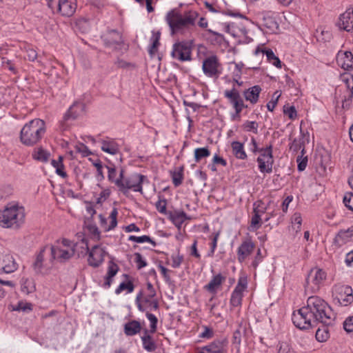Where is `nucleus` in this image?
<instances>
[{
	"label": "nucleus",
	"instance_id": "c9c22d12",
	"mask_svg": "<svg viewBox=\"0 0 353 353\" xmlns=\"http://www.w3.org/2000/svg\"><path fill=\"white\" fill-rule=\"evenodd\" d=\"M50 153L41 148L35 149L32 154V157L34 159L41 162L48 161Z\"/></svg>",
	"mask_w": 353,
	"mask_h": 353
},
{
	"label": "nucleus",
	"instance_id": "79ce46f5",
	"mask_svg": "<svg viewBox=\"0 0 353 353\" xmlns=\"http://www.w3.org/2000/svg\"><path fill=\"white\" fill-rule=\"evenodd\" d=\"M46 250L47 247L43 248L37 256L36 260L33 264L34 268L37 272H40L41 271L44 255Z\"/></svg>",
	"mask_w": 353,
	"mask_h": 353
},
{
	"label": "nucleus",
	"instance_id": "338daca9",
	"mask_svg": "<svg viewBox=\"0 0 353 353\" xmlns=\"http://www.w3.org/2000/svg\"><path fill=\"white\" fill-rule=\"evenodd\" d=\"M135 262L138 269H141L147 265L146 261L143 259L140 253H135Z\"/></svg>",
	"mask_w": 353,
	"mask_h": 353
},
{
	"label": "nucleus",
	"instance_id": "1a4fd4ad",
	"mask_svg": "<svg viewBox=\"0 0 353 353\" xmlns=\"http://www.w3.org/2000/svg\"><path fill=\"white\" fill-rule=\"evenodd\" d=\"M224 97L229 100L235 110V114L232 115V119L239 120L241 112L247 107L245 105L239 92L235 88L226 90L224 91Z\"/></svg>",
	"mask_w": 353,
	"mask_h": 353
},
{
	"label": "nucleus",
	"instance_id": "e2e57ef3",
	"mask_svg": "<svg viewBox=\"0 0 353 353\" xmlns=\"http://www.w3.org/2000/svg\"><path fill=\"white\" fill-rule=\"evenodd\" d=\"M32 304L24 302L18 303L17 305L13 308V310L15 311H22V312H30L32 310Z\"/></svg>",
	"mask_w": 353,
	"mask_h": 353
},
{
	"label": "nucleus",
	"instance_id": "e433bc0d",
	"mask_svg": "<svg viewBox=\"0 0 353 353\" xmlns=\"http://www.w3.org/2000/svg\"><path fill=\"white\" fill-rule=\"evenodd\" d=\"M227 31L234 37H239L246 34V30L245 28H241L234 23L227 26Z\"/></svg>",
	"mask_w": 353,
	"mask_h": 353
},
{
	"label": "nucleus",
	"instance_id": "4468645a",
	"mask_svg": "<svg viewBox=\"0 0 353 353\" xmlns=\"http://www.w3.org/2000/svg\"><path fill=\"white\" fill-rule=\"evenodd\" d=\"M172 57L181 61H189L191 59V50L185 42H180L174 44Z\"/></svg>",
	"mask_w": 353,
	"mask_h": 353
},
{
	"label": "nucleus",
	"instance_id": "f257e3e1",
	"mask_svg": "<svg viewBox=\"0 0 353 353\" xmlns=\"http://www.w3.org/2000/svg\"><path fill=\"white\" fill-rule=\"evenodd\" d=\"M294 325L301 329L307 330L314 327L318 323L330 325L334 321V314L329 305L317 296H310L305 306L292 314Z\"/></svg>",
	"mask_w": 353,
	"mask_h": 353
},
{
	"label": "nucleus",
	"instance_id": "473e14b6",
	"mask_svg": "<svg viewBox=\"0 0 353 353\" xmlns=\"http://www.w3.org/2000/svg\"><path fill=\"white\" fill-rule=\"evenodd\" d=\"M291 226L290 230L294 232V234H297L301 231L302 225V217L299 212H295L291 216Z\"/></svg>",
	"mask_w": 353,
	"mask_h": 353
},
{
	"label": "nucleus",
	"instance_id": "7c9ffc66",
	"mask_svg": "<svg viewBox=\"0 0 353 353\" xmlns=\"http://www.w3.org/2000/svg\"><path fill=\"white\" fill-rule=\"evenodd\" d=\"M160 37H161L160 32L152 31V34L150 38L151 46H150L149 50H148L149 54L151 57H154V55L157 52L158 48L160 45V42H159Z\"/></svg>",
	"mask_w": 353,
	"mask_h": 353
},
{
	"label": "nucleus",
	"instance_id": "cd10ccee",
	"mask_svg": "<svg viewBox=\"0 0 353 353\" xmlns=\"http://www.w3.org/2000/svg\"><path fill=\"white\" fill-rule=\"evenodd\" d=\"M141 330V324L136 320L130 321L124 325V333L127 336H134L140 332Z\"/></svg>",
	"mask_w": 353,
	"mask_h": 353
},
{
	"label": "nucleus",
	"instance_id": "4c0bfd02",
	"mask_svg": "<svg viewBox=\"0 0 353 353\" xmlns=\"http://www.w3.org/2000/svg\"><path fill=\"white\" fill-rule=\"evenodd\" d=\"M329 325H323L322 328H318L316 332V339L319 342H324L330 337Z\"/></svg>",
	"mask_w": 353,
	"mask_h": 353
},
{
	"label": "nucleus",
	"instance_id": "72a5a7b5",
	"mask_svg": "<svg viewBox=\"0 0 353 353\" xmlns=\"http://www.w3.org/2000/svg\"><path fill=\"white\" fill-rule=\"evenodd\" d=\"M106 168L108 169V179L111 183L117 185V181L121 182V179H123V169H121L119 176L117 177V171L114 167L106 166Z\"/></svg>",
	"mask_w": 353,
	"mask_h": 353
},
{
	"label": "nucleus",
	"instance_id": "aec40b11",
	"mask_svg": "<svg viewBox=\"0 0 353 353\" xmlns=\"http://www.w3.org/2000/svg\"><path fill=\"white\" fill-rule=\"evenodd\" d=\"M105 250L99 245H94L89 253L88 263L93 267H98L104 260Z\"/></svg>",
	"mask_w": 353,
	"mask_h": 353
},
{
	"label": "nucleus",
	"instance_id": "7ed1b4c3",
	"mask_svg": "<svg viewBox=\"0 0 353 353\" xmlns=\"http://www.w3.org/2000/svg\"><path fill=\"white\" fill-rule=\"evenodd\" d=\"M45 122L40 119H34L27 123L21 129V141L28 146L37 144L46 133Z\"/></svg>",
	"mask_w": 353,
	"mask_h": 353
},
{
	"label": "nucleus",
	"instance_id": "09e8293b",
	"mask_svg": "<svg viewBox=\"0 0 353 353\" xmlns=\"http://www.w3.org/2000/svg\"><path fill=\"white\" fill-rule=\"evenodd\" d=\"M243 130L246 132H252L254 134L258 133L259 124L256 121H246L242 125Z\"/></svg>",
	"mask_w": 353,
	"mask_h": 353
},
{
	"label": "nucleus",
	"instance_id": "2f4dec72",
	"mask_svg": "<svg viewBox=\"0 0 353 353\" xmlns=\"http://www.w3.org/2000/svg\"><path fill=\"white\" fill-rule=\"evenodd\" d=\"M233 154L239 159L244 160L247 154L244 150L243 144L239 141H233L231 144Z\"/></svg>",
	"mask_w": 353,
	"mask_h": 353
},
{
	"label": "nucleus",
	"instance_id": "dca6fc26",
	"mask_svg": "<svg viewBox=\"0 0 353 353\" xmlns=\"http://www.w3.org/2000/svg\"><path fill=\"white\" fill-rule=\"evenodd\" d=\"M17 269V263L10 254H0V273H12Z\"/></svg>",
	"mask_w": 353,
	"mask_h": 353
},
{
	"label": "nucleus",
	"instance_id": "5701e85b",
	"mask_svg": "<svg viewBox=\"0 0 353 353\" xmlns=\"http://www.w3.org/2000/svg\"><path fill=\"white\" fill-rule=\"evenodd\" d=\"M117 209L113 208L109 216V219H110L109 225L107 224V219L102 214H99V217L100 219L101 227L103 228L105 231H109L114 229L117 225Z\"/></svg>",
	"mask_w": 353,
	"mask_h": 353
},
{
	"label": "nucleus",
	"instance_id": "0eeeda50",
	"mask_svg": "<svg viewBox=\"0 0 353 353\" xmlns=\"http://www.w3.org/2000/svg\"><path fill=\"white\" fill-rule=\"evenodd\" d=\"M48 7L63 17H71L77 9L76 0H47Z\"/></svg>",
	"mask_w": 353,
	"mask_h": 353
},
{
	"label": "nucleus",
	"instance_id": "a878e982",
	"mask_svg": "<svg viewBox=\"0 0 353 353\" xmlns=\"http://www.w3.org/2000/svg\"><path fill=\"white\" fill-rule=\"evenodd\" d=\"M261 88L259 85H254L243 92V95L246 101L252 104L257 103Z\"/></svg>",
	"mask_w": 353,
	"mask_h": 353
},
{
	"label": "nucleus",
	"instance_id": "423d86ee",
	"mask_svg": "<svg viewBox=\"0 0 353 353\" xmlns=\"http://www.w3.org/2000/svg\"><path fill=\"white\" fill-rule=\"evenodd\" d=\"M145 181H148L145 176L134 173L128 178L123 176V179H121V182L117 181V186L119 188V190L124 194L129 190L142 193V184Z\"/></svg>",
	"mask_w": 353,
	"mask_h": 353
},
{
	"label": "nucleus",
	"instance_id": "0e129e2a",
	"mask_svg": "<svg viewBox=\"0 0 353 353\" xmlns=\"http://www.w3.org/2000/svg\"><path fill=\"white\" fill-rule=\"evenodd\" d=\"M110 190L108 188L103 189L99 194V196L97 199V203L104 202L110 195Z\"/></svg>",
	"mask_w": 353,
	"mask_h": 353
},
{
	"label": "nucleus",
	"instance_id": "a211bd4d",
	"mask_svg": "<svg viewBox=\"0 0 353 353\" xmlns=\"http://www.w3.org/2000/svg\"><path fill=\"white\" fill-rule=\"evenodd\" d=\"M337 65L345 70L353 69V54L349 51H339L336 55Z\"/></svg>",
	"mask_w": 353,
	"mask_h": 353
},
{
	"label": "nucleus",
	"instance_id": "f3484780",
	"mask_svg": "<svg viewBox=\"0 0 353 353\" xmlns=\"http://www.w3.org/2000/svg\"><path fill=\"white\" fill-rule=\"evenodd\" d=\"M254 243L251 239L243 241L237 249V259L240 263H243L254 251Z\"/></svg>",
	"mask_w": 353,
	"mask_h": 353
},
{
	"label": "nucleus",
	"instance_id": "f03ea898",
	"mask_svg": "<svg viewBox=\"0 0 353 353\" xmlns=\"http://www.w3.org/2000/svg\"><path fill=\"white\" fill-rule=\"evenodd\" d=\"M198 17L199 14L194 10L181 13L176 10H172L167 13L165 20L171 29L172 34H174L181 29L194 26Z\"/></svg>",
	"mask_w": 353,
	"mask_h": 353
},
{
	"label": "nucleus",
	"instance_id": "a19ab883",
	"mask_svg": "<svg viewBox=\"0 0 353 353\" xmlns=\"http://www.w3.org/2000/svg\"><path fill=\"white\" fill-rule=\"evenodd\" d=\"M188 219V216H187L186 213L184 212L183 211H180V212H175L172 216V222L179 228H181V225H182V223L185 220H187Z\"/></svg>",
	"mask_w": 353,
	"mask_h": 353
},
{
	"label": "nucleus",
	"instance_id": "680f3d73",
	"mask_svg": "<svg viewBox=\"0 0 353 353\" xmlns=\"http://www.w3.org/2000/svg\"><path fill=\"white\" fill-rule=\"evenodd\" d=\"M331 34L329 31H325L322 28H318L316 30V37L318 39L326 41L330 39Z\"/></svg>",
	"mask_w": 353,
	"mask_h": 353
},
{
	"label": "nucleus",
	"instance_id": "58836bf2",
	"mask_svg": "<svg viewBox=\"0 0 353 353\" xmlns=\"http://www.w3.org/2000/svg\"><path fill=\"white\" fill-rule=\"evenodd\" d=\"M134 286L133 283L128 280L126 281H123L119 284L118 288L115 290V294H119L123 291H126L127 293H131L134 291Z\"/></svg>",
	"mask_w": 353,
	"mask_h": 353
},
{
	"label": "nucleus",
	"instance_id": "39448f33",
	"mask_svg": "<svg viewBox=\"0 0 353 353\" xmlns=\"http://www.w3.org/2000/svg\"><path fill=\"white\" fill-rule=\"evenodd\" d=\"M76 244L67 239L57 240L50 247V261L56 260L65 263L72 259L75 254Z\"/></svg>",
	"mask_w": 353,
	"mask_h": 353
},
{
	"label": "nucleus",
	"instance_id": "bb28decb",
	"mask_svg": "<svg viewBox=\"0 0 353 353\" xmlns=\"http://www.w3.org/2000/svg\"><path fill=\"white\" fill-rule=\"evenodd\" d=\"M118 271H119L118 265L113 262H110L108 265L107 274L105 277V281L103 284V286L105 288H108L110 287V285L112 283L113 277L117 274Z\"/></svg>",
	"mask_w": 353,
	"mask_h": 353
},
{
	"label": "nucleus",
	"instance_id": "3c124183",
	"mask_svg": "<svg viewBox=\"0 0 353 353\" xmlns=\"http://www.w3.org/2000/svg\"><path fill=\"white\" fill-rule=\"evenodd\" d=\"M172 179L175 186L180 185L183 181V168H181L179 171L172 172Z\"/></svg>",
	"mask_w": 353,
	"mask_h": 353
},
{
	"label": "nucleus",
	"instance_id": "de8ad7c7",
	"mask_svg": "<svg viewBox=\"0 0 353 353\" xmlns=\"http://www.w3.org/2000/svg\"><path fill=\"white\" fill-rule=\"evenodd\" d=\"M128 241H134L138 243H150L152 245L155 246L156 243L149 236L147 235H143L141 236H136L131 235L128 237Z\"/></svg>",
	"mask_w": 353,
	"mask_h": 353
},
{
	"label": "nucleus",
	"instance_id": "f8f14e48",
	"mask_svg": "<svg viewBox=\"0 0 353 353\" xmlns=\"http://www.w3.org/2000/svg\"><path fill=\"white\" fill-rule=\"evenodd\" d=\"M202 68L204 74L209 77H218L221 73V64L216 56L206 58L203 62Z\"/></svg>",
	"mask_w": 353,
	"mask_h": 353
},
{
	"label": "nucleus",
	"instance_id": "603ef678",
	"mask_svg": "<svg viewBox=\"0 0 353 353\" xmlns=\"http://www.w3.org/2000/svg\"><path fill=\"white\" fill-rule=\"evenodd\" d=\"M146 317L148 318V319L149 320V321L150 323V332L152 334L155 333L157 331V322H158L157 318L155 316V315H154L153 314L149 313V312L146 313Z\"/></svg>",
	"mask_w": 353,
	"mask_h": 353
},
{
	"label": "nucleus",
	"instance_id": "bf43d9fd",
	"mask_svg": "<svg viewBox=\"0 0 353 353\" xmlns=\"http://www.w3.org/2000/svg\"><path fill=\"white\" fill-rule=\"evenodd\" d=\"M277 353H295L292 347L285 342L279 343Z\"/></svg>",
	"mask_w": 353,
	"mask_h": 353
},
{
	"label": "nucleus",
	"instance_id": "ddd939ff",
	"mask_svg": "<svg viewBox=\"0 0 353 353\" xmlns=\"http://www.w3.org/2000/svg\"><path fill=\"white\" fill-rule=\"evenodd\" d=\"M248 281L246 278H239L237 285L232 292L230 298V306L232 307H240L242 303L243 292L246 290Z\"/></svg>",
	"mask_w": 353,
	"mask_h": 353
},
{
	"label": "nucleus",
	"instance_id": "37998d69",
	"mask_svg": "<svg viewBox=\"0 0 353 353\" xmlns=\"http://www.w3.org/2000/svg\"><path fill=\"white\" fill-rule=\"evenodd\" d=\"M210 152L208 148H198L194 150V160L199 162L202 159L208 157Z\"/></svg>",
	"mask_w": 353,
	"mask_h": 353
},
{
	"label": "nucleus",
	"instance_id": "20e7f679",
	"mask_svg": "<svg viewBox=\"0 0 353 353\" xmlns=\"http://www.w3.org/2000/svg\"><path fill=\"white\" fill-rule=\"evenodd\" d=\"M25 220V210L17 205H8L0 212V225L3 228H17Z\"/></svg>",
	"mask_w": 353,
	"mask_h": 353
},
{
	"label": "nucleus",
	"instance_id": "a18cd8bd",
	"mask_svg": "<svg viewBox=\"0 0 353 353\" xmlns=\"http://www.w3.org/2000/svg\"><path fill=\"white\" fill-rule=\"evenodd\" d=\"M263 26L272 32H276L279 29V24L277 22L270 17L263 19Z\"/></svg>",
	"mask_w": 353,
	"mask_h": 353
},
{
	"label": "nucleus",
	"instance_id": "49530a36",
	"mask_svg": "<svg viewBox=\"0 0 353 353\" xmlns=\"http://www.w3.org/2000/svg\"><path fill=\"white\" fill-rule=\"evenodd\" d=\"M261 217L259 216L257 214H253L250 225L248 228L250 231L254 232L259 229L261 226Z\"/></svg>",
	"mask_w": 353,
	"mask_h": 353
},
{
	"label": "nucleus",
	"instance_id": "412c9836",
	"mask_svg": "<svg viewBox=\"0 0 353 353\" xmlns=\"http://www.w3.org/2000/svg\"><path fill=\"white\" fill-rule=\"evenodd\" d=\"M84 111L85 104L82 102L75 101L65 114L63 119L65 121L74 120L83 115Z\"/></svg>",
	"mask_w": 353,
	"mask_h": 353
},
{
	"label": "nucleus",
	"instance_id": "ea45409f",
	"mask_svg": "<svg viewBox=\"0 0 353 353\" xmlns=\"http://www.w3.org/2000/svg\"><path fill=\"white\" fill-rule=\"evenodd\" d=\"M146 290L147 292L145 295L143 297V302L145 304L150 302L152 300H154V297L156 296V291L150 282H148L146 284Z\"/></svg>",
	"mask_w": 353,
	"mask_h": 353
},
{
	"label": "nucleus",
	"instance_id": "c756f323",
	"mask_svg": "<svg viewBox=\"0 0 353 353\" xmlns=\"http://www.w3.org/2000/svg\"><path fill=\"white\" fill-rule=\"evenodd\" d=\"M141 341L143 343V348L148 352H153L155 350L157 346L152 339V337L149 334V331L145 330L144 331L143 335L141 337Z\"/></svg>",
	"mask_w": 353,
	"mask_h": 353
},
{
	"label": "nucleus",
	"instance_id": "6ab92c4d",
	"mask_svg": "<svg viewBox=\"0 0 353 353\" xmlns=\"http://www.w3.org/2000/svg\"><path fill=\"white\" fill-rule=\"evenodd\" d=\"M104 41L107 46L116 49H121L123 44L121 34L114 30H110L104 36Z\"/></svg>",
	"mask_w": 353,
	"mask_h": 353
},
{
	"label": "nucleus",
	"instance_id": "9d476101",
	"mask_svg": "<svg viewBox=\"0 0 353 353\" xmlns=\"http://www.w3.org/2000/svg\"><path fill=\"white\" fill-rule=\"evenodd\" d=\"M260 155L257 158L259 169L261 172L270 173L272 171L274 163L272 145L259 150Z\"/></svg>",
	"mask_w": 353,
	"mask_h": 353
},
{
	"label": "nucleus",
	"instance_id": "4d7b16f0",
	"mask_svg": "<svg viewBox=\"0 0 353 353\" xmlns=\"http://www.w3.org/2000/svg\"><path fill=\"white\" fill-rule=\"evenodd\" d=\"M76 150L83 157H88L91 154L90 150L83 143H79L75 145Z\"/></svg>",
	"mask_w": 353,
	"mask_h": 353
},
{
	"label": "nucleus",
	"instance_id": "393cba45",
	"mask_svg": "<svg viewBox=\"0 0 353 353\" xmlns=\"http://www.w3.org/2000/svg\"><path fill=\"white\" fill-rule=\"evenodd\" d=\"M225 278L221 274H218L212 277L209 283L205 285L204 288L212 294H216L218 288L225 281Z\"/></svg>",
	"mask_w": 353,
	"mask_h": 353
},
{
	"label": "nucleus",
	"instance_id": "864d4df0",
	"mask_svg": "<svg viewBox=\"0 0 353 353\" xmlns=\"http://www.w3.org/2000/svg\"><path fill=\"white\" fill-rule=\"evenodd\" d=\"M280 97H281V93L278 90L276 91L273 94L272 100L270 101H269L267 104V108L269 111L272 112L274 110V108L276 107V105L278 103V100Z\"/></svg>",
	"mask_w": 353,
	"mask_h": 353
},
{
	"label": "nucleus",
	"instance_id": "6e6552de",
	"mask_svg": "<svg viewBox=\"0 0 353 353\" xmlns=\"http://www.w3.org/2000/svg\"><path fill=\"white\" fill-rule=\"evenodd\" d=\"M326 272L319 268H312L308 273L305 290L310 292H316L319 290L324 281L326 279Z\"/></svg>",
	"mask_w": 353,
	"mask_h": 353
},
{
	"label": "nucleus",
	"instance_id": "5fc2aeb1",
	"mask_svg": "<svg viewBox=\"0 0 353 353\" xmlns=\"http://www.w3.org/2000/svg\"><path fill=\"white\" fill-rule=\"evenodd\" d=\"M296 162L298 163V170L299 171H303L307 164V157L304 156V153H301L296 158Z\"/></svg>",
	"mask_w": 353,
	"mask_h": 353
},
{
	"label": "nucleus",
	"instance_id": "774afa93",
	"mask_svg": "<svg viewBox=\"0 0 353 353\" xmlns=\"http://www.w3.org/2000/svg\"><path fill=\"white\" fill-rule=\"evenodd\" d=\"M284 114L288 115L290 119H294L296 117V110L294 106L286 107L284 106Z\"/></svg>",
	"mask_w": 353,
	"mask_h": 353
},
{
	"label": "nucleus",
	"instance_id": "6e6d98bb",
	"mask_svg": "<svg viewBox=\"0 0 353 353\" xmlns=\"http://www.w3.org/2000/svg\"><path fill=\"white\" fill-rule=\"evenodd\" d=\"M157 210L161 214H166L167 201L165 199L159 196V200L155 204Z\"/></svg>",
	"mask_w": 353,
	"mask_h": 353
},
{
	"label": "nucleus",
	"instance_id": "2eb2a0df",
	"mask_svg": "<svg viewBox=\"0 0 353 353\" xmlns=\"http://www.w3.org/2000/svg\"><path fill=\"white\" fill-rule=\"evenodd\" d=\"M337 26L340 29L344 30L347 32H350L353 30L352 7L348 8L345 12L340 15Z\"/></svg>",
	"mask_w": 353,
	"mask_h": 353
},
{
	"label": "nucleus",
	"instance_id": "69168bd1",
	"mask_svg": "<svg viewBox=\"0 0 353 353\" xmlns=\"http://www.w3.org/2000/svg\"><path fill=\"white\" fill-rule=\"evenodd\" d=\"M344 330L348 332H353V316L347 317L343 323Z\"/></svg>",
	"mask_w": 353,
	"mask_h": 353
},
{
	"label": "nucleus",
	"instance_id": "9b49d317",
	"mask_svg": "<svg viewBox=\"0 0 353 353\" xmlns=\"http://www.w3.org/2000/svg\"><path fill=\"white\" fill-rule=\"evenodd\" d=\"M335 299L343 306H347L353 301L352 289L348 285H336L334 288Z\"/></svg>",
	"mask_w": 353,
	"mask_h": 353
},
{
	"label": "nucleus",
	"instance_id": "f704fd0d",
	"mask_svg": "<svg viewBox=\"0 0 353 353\" xmlns=\"http://www.w3.org/2000/svg\"><path fill=\"white\" fill-rule=\"evenodd\" d=\"M261 52L263 54H265L267 60L268 61L269 63H272L277 68H281V62L280 59L274 54V52L272 50H262Z\"/></svg>",
	"mask_w": 353,
	"mask_h": 353
},
{
	"label": "nucleus",
	"instance_id": "c85d7f7f",
	"mask_svg": "<svg viewBox=\"0 0 353 353\" xmlns=\"http://www.w3.org/2000/svg\"><path fill=\"white\" fill-rule=\"evenodd\" d=\"M101 150L110 154H116L119 151L118 144L113 140H104L101 142Z\"/></svg>",
	"mask_w": 353,
	"mask_h": 353
},
{
	"label": "nucleus",
	"instance_id": "b1692460",
	"mask_svg": "<svg viewBox=\"0 0 353 353\" xmlns=\"http://www.w3.org/2000/svg\"><path fill=\"white\" fill-rule=\"evenodd\" d=\"M335 243L339 245L353 241V226L347 230H341L334 239Z\"/></svg>",
	"mask_w": 353,
	"mask_h": 353
},
{
	"label": "nucleus",
	"instance_id": "c03bdc74",
	"mask_svg": "<svg viewBox=\"0 0 353 353\" xmlns=\"http://www.w3.org/2000/svg\"><path fill=\"white\" fill-rule=\"evenodd\" d=\"M21 289L23 293L28 294L34 292V285L31 280L23 279L21 281Z\"/></svg>",
	"mask_w": 353,
	"mask_h": 353
},
{
	"label": "nucleus",
	"instance_id": "4be33fe9",
	"mask_svg": "<svg viewBox=\"0 0 353 353\" xmlns=\"http://www.w3.org/2000/svg\"><path fill=\"white\" fill-rule=\"evenodd\" d=\"M300 138L294 139L290 145V150L294 152L301 150V153H305V144L309 142V133L303 132L301 128L300 129Z\"/></svg>",
	"mask_w": 353,
	"mask_h": 353
},
{
	"label": "nucleus",
	"instance_id": "8fccbe9b",
	"mask_svg": "<svg viewBox=\"0 0 353 353\" xmlns=\"http://www.w3.org/2000/svg\"><path fill=\"white\" fill-rule=\"evenodd\" d=\"M267 208L264 206L263 203L258 201L254 203L253 214H257L259 216H262L266 212Z\"/></svg>",
	"mask_w": 353,
	"mask_h": 353
},
{
	"label": "nucleus",
	"instance_id": "052dcab7",
	"mask_svg": "<svg viewBox=\"0 0 353 353\" xmlns=\"http://www.w3.org/2000/svg\"><path fill=\"white\" fill-rule=\"evenodd\" d=\"M343 203L348 209L353 211V193H346L343 197Z\"/></svg>",
	"mask_w": 353,
	"mask_h": 353
},
{
	"label": "nucleus",
	"instance_id": "13d9d810",
	"mask_svg": "<svg viewBox=\"0 0 353 353\" xmlns=\"http://www.w3.org/2000/svg\"><path fill=\"white\" fill-rule=\"evenodd\" d=\"M171 260H172V264H171L172 267L174 268H177L181 265V263L183 261V256L182 255H181L179 253H178L176 254L172 255Z\"/></svg>",
	"mask_w": 353,
	"mask_h": 353
}]
</instances>
